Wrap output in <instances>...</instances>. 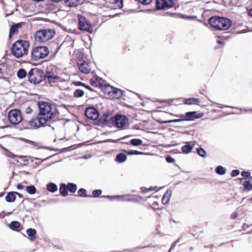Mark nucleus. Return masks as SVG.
I'll list each match as a JSON object with an SVG mask.
<instances>
[{"mask_svg":"<svg viewBox=\"0 0 252 252\" xmlns=\"http://www.w3.org/2000/svg\"><path fill=\"white\" fill-rule=\"evenodd\" d=\"M37 105L39 113L37 120L39 126H50L46 124L47 123L51 124L56 121L55 118L56 115L59 114V112L52 103L40 101L38 102Z\"/></svg>","mask_w":252,"mask_h":252,"instance_id":"f257e3e1","label":"nucleus"},{"mask_svg":"<svg viewBox=\"0 0 252 252\" xmlns=\"http://www.w3.org/2000/svg\"><path fill=\"white\" fill-rule=\"evenodd\" d=\"M210 25L218 31L228 29L231 25V21L227 18L219 16H212L208 20Z\"/></svg>","mask_w":252,"mask_h":252,"instance_id":"f03ea898","label":"nucleus"},{"mask_svg":"<svg viewBox=\"0 0 252 252\" xmlns=\"http://www.w3.org/2000/svg\"><path fill=\"white\" fill-rule=\"evenodd\" d=\"M30 46L29 42L19 39L12 44L11 48L12 54L17 58H20L27 54Z\"/></svg>","mask_w":252,"mask_h":252,"instance_id":"7ed1b4c3","label":"nucleus"},{"mask_svg":"<svg viewBox=\"0 0 252 252\" xmlns=\"http://www.w3.org/2000/svg\"><path fill=\"white\" fill-rule=\"evenodd\" d=\"M166 114L165 112L158 113L157 114V118L158 119L157 121L159 124H167L171 123L179 122L181 121H192L195 119L198 118L199 117L197 116L196 112L195 111L189 112L186 113L185 115H182L179 116L180 119H176L173 120H166L161 118H158V116Z\"/></svg>","mask_w":252,"mask_h":252,"instance_id":"20e7f679","label":"nucleus"},{"mask_svg":"<svg viewBox=\"0 0 252 252\" xmlns=\"http://www.w3.org/2000/svg\"><path fill=\"white\" fill-rule=\"evenodd\" d=\"M55 34L54 29H45L37 30L35 32L33 36L36 41L45 42L53 38Z\"/></svg>","mask_w":252,"mask_h":252,"instance_id":"39448f33","label":"nucleus"},{"mask_svg":"<svg viewBox=\"0 0 252 252\" xmlns=\"http://www.w3.org/2000/svg\"><path fill=\"white\" fill-rule=\"evenodd\" d=\"M29 81L33 85H37L45 80V73L43 70L33 68L28 73Z\"/></svg>","mask_w":252,"mask_h":252,"instance_id":"423d86ee","label":"nucleus"},{"mask_svg":"<svg viewBox=\"0 0 252 252\" xmlns=\"http://www.w3.org/2000/svg\"><path fill=\"white\" fill-rule=\"evenodd\" d=\"M49 52V49L46 46H36L32 49L31 52V57L32 60L37 61L47 57Z\"/></svg>","mask_w":252,"mask_h":252,"instance_id":"0eeeda50","label":"nucleus"},{"mask_svg":"<svg viewBox=\"0 0 252 252\" xmlns=\"http://www.w3.org/2000/svg\"><path fill=\"white\" fill-rule=\"evenodd\" d=\"M101 197H105L111 201L116 200L118 201H133L135 202H139L141 197H135L131 195H103Z\"/></svg>","mask_w":252,"mask_h":252,"instance_id":"6e6552de","label":"nucleus"},{"mask_svg":"<svg viewBox=\"0 0 252 252\" xmlns=\"http://www.w3.org/2000/svg\"><path fill=\"white\" fill-rule=\"evenodd\" d=\"M7 118L10 123L14 125L19 124L23 120L22 112L18 109L10 110L8 113Z\"/></svg>","mask_w":252,"mask_h":252,"instance_id":"1a4fd4ad","label":"nucleus"},{"mask_svg":"<svg viewBox=\"0 0 252 252\" xmlns=\"http://www.w3.org/2000/svg\"><path fill=\"white\" fill-rule=\"evenodd\" d=\"M78 29L80 31H84L90 33L93 32V28L89 21L85 16L79 14L78 15Z\"/></svg>","mask_w":252,"mask_h":252,"instance_id":"9d476101","label":"nucleus"},{"mask_svg":"<svg viewBox=\"0 0 252 252\" xmlns=\"http://www.w3.org/2000/svg\"><path fill=\"white\" fill-rule=\"evenodd\" d=\"M111 121L112 122L113 126L118 128H122L124 127L126 125L128 119L125 115L117 114L114 116Z\"/></svg>","mask_w":252,"mask_h":252,"instance_id":"9b49d317","label":"nucleus"},{"mask_svg":"<svg viewBox=\"0 0 252 252\" xmlns=\"http://www.w3.org/2000/svg\"><path fill=\"white\" fill-rule=\"evenodd\" d=\"M85 116L88 119L95 121L98 120L99 113L96 108L90 107L86 109Z\"/></svg>","mask_w":252,"mask_h":252,"instance_id":"f8f14e48","label":"nucleus"},{"mask_svg":"<svg viewBox=\"0 0 252 252\" xmlns=\"http://www.w3.org/2000/svg\"><path fill=\"white\" fill-rule=\"evenodd\" d=\"M114 117L112 114L110 112H106L104 113L102 116H100L97 120V123L98 125L101 126H109L112 125V122L111 120Z\"/></svg>","mask_w":252,"mask_h":252,"instance_id":"ddd939ff","label":"nucleus"},{"mask_svg":"<svg viewBox=\"0 0 252 252\" xmlns=\"http://www.w3.org/2000/svg\"><path fill=\"white\" fill-rule=\"evenodd\" d=\"M173 5V0H156V7L157 10L169 9Z\"/></svg>","mask_w":252,"mask_h":252,"instance_id":"4468645a","label":"nucleus"},{"mask_svg":"<svg viewBox=\"0 0 252 252\" xmlns=\"http://www.w3.org/2000/svg\"><path fill=\"white\" fill-rule=\"evenodd\" d=\"M27 142L29 143V144H32L33 146L36 147V149H48V150H49L50 151H55V152H58V151H61L62 152H64V151H67L68 150H69L71 147H73V146H70V147H68L63 148L62 149H57V148H50V147H47V146H38V144L37 143L35 142L32 141H31V140H27Z\"/></svg>","mask_w":252,"mask_h":252,"instance_id":"2eb2a0df","label":"nucleus"},{"mask_svg":"<svg viewBox=\"0 0 252 252\" xmlns=\"http://www.w3.org/2000/svg\"><path fill=\"white\" fill-rule=\"evenodd\" d=\"M79 70L82 73L88 74L90 71L89 64L85 61L81 60L77 63Z\"/></svg>","mask_w":252,"mask_h":252,"instance_id":"dca6fc26","label":"nucleus"},{"mask_svg":"<svg viewBox=\"0 0 252 252\" xmlns=\"http://www.w3.org/2000/svg\"><path fill=\"white\" fill-rule=\"evenodd\" d=\"M242 184L244 186V191H250L252 190V177H249L248 179L241 180Z\"/></svg>","mask_w":252,"mask_h":252,"instance_id":"f3484780","label":"nucleus"},{"mask_svg":"<svg viewBox=\"0 0 252 252\" xmlns=\"http://www.w3.org/2000/svg\"><path fill=\"white\" fill-rule=\"evenodd\" d=\"M102 81L103 79L102 78L96 76L95 77H94L90 80V84L92 86L94 87H99L101 88L102 86L101 82Z\"/></svg>","mask_w":252,"mask_h":252,"instance_id":"a211bd4d","label":"nucleus"},{"mask_svg":"<svg viewBox=\"0 0 252 252\" xmlns=\"http://www.w3.org/2000/svg\"><path fill=\"white\" fill-rule=\"evenodd\" d=\"M8 226L12 230L19 231L22 228L21 224L18 221L13 220L8 224Z\"/></svg>","mask_w":252,"mask_h":252,"instance_id":"6ab92c4d","label":"nucleus"},{"mask_svg":"<svg viewBox=\"0 0 252 252\" xmlns=\"http://www.w3.org/2000/svg\"><path fill=\"white\" fill-rule=\"evenodd\" d=\"M124 92L120 89L114 87L111 96L116 99H120L123 96Z\"/></svg>","mask_w":252,"mask_h":252,"instance_id":"aec40b11","label":"nucleus"},{"mask_svg":"<svg viewBox=\"0 0 252 252\" xmlns=\"http://www.w3.org/2000/svg\"><path fill=\"white\" fill-rule=\"evenodd\" d=\"M16 191L8 192L5 196V201L9 203L14 202L16 198Z\"/></svg>","mask_w":252,"mask_h":252,"instance_id":"412c9836","label":"nucleus"},{"mask_svg":"<svg viewBox=\"0 0 252 252\" xmlns=\"http://www.w3.org/2000/svg\"><path fill=\"white\" fill-rule=\"evenodd\" d=\"M45 79L47 78L50 83L55 82V80L59 78V76L54 75V73L51 71H47L46 73L45 74Z\"/></svg>","mask_w":252,"mask_h":252,"instance_id":"4be33fe9","label":"nucleus"},{"mask_svg":"<svg viewBox=\"0 0 252 252\" xmlns=\"http://www.w3.org/2000/svg\"><path fill=\"white\" fill-rule=\"evenodd\" d=\"M22 24V23H18L16 24H13L11 26L9 31V37L18 32V29L21 27Z\"/></svg>","mask_w":252,"mask_h":252,"instance_id":"5701e85b","label":"nucleus"},{"mask_svg":"<svg viewBox=\"0 0 252 252\" xmlns=\"http://www.w3.org/2000/svg\"><path fill=\"white\" fill-rule=\"evenodd\" d=\"M26 233L30 240L33 241L36 237V231L34 228H29L26 230Z\"/></svg>","mask_w":252,"mask_h":252,"instance_id":"b1692460","label":"nucleus"},{"mask_svg":"<svg viewBox=\"0 0 252 252\" xmlns=\"http://www.w3.org/2000/svg\"><path fill=\"white\" fill-rule=\"evenodd\" d=\"M59 191L60 194L63 197L66 196L68 193V189L67 184L61 183L60 184Z\"/></svg>","mask_w":252,"mask_h":252,"instance_id":"393cba45","label":"nucleus"},{"mask_svg":"<svg viewBox=\"0 0 252 252\" xmlns=\"http://www.w3.org/2000/svg\"><path fill=\"white\" fill-rule=\"evenodd\" d=\"M194 144L193 142H189L187 143V145L184 146L182 148L183 153L188 154L190 153L193 148Z\"/></svg>","mask_w":252,"mask_h":252,"instance_id":"a878e982","label":"nucleus"},{"mask_svg":"<svg viewBox=\"0 0 252 252\" xmlns=\"http://www.w3.org/2000/svg\"><path fill=\"white\" fill-rule=\"evenodd\" d=\"M114 87L107 84L101 87V90L104 94H107L111 96Z\"/></svg>","mask_w":252,"mask_h":252,"instance_id":"bb28decb","label":"nucleus"},{"mask_svg":"<svg viewBox=\"0 0 252 252\" xmlns=\"http://www.w3.org/2000/svg\"><path fill=\"white\" fill-rule=\"evenodd\" d=\"M156 196H143V200L144 199H148L150 198L151 199V202H152V207L154 209H158L159 208V203L157 201L155 200V198H156Z\"/></svg>","mask_w":252,"mask_h":252,"instance_id":"cd10ccee","label":"nucleus"},{"mask_svg":"<svg viewBox=\"0 0 252 252\" xmlns=\"http://www.w3.org/2000/svg\"><path fill=\"white\" fill-rule=\"evenodd\" d=\"M127 158V156L124 153H120L117 154L115 158V161L119 163H123L124 162Z\"/></svg>","mask_w":252,"mask_h":252,"instance_id":"c85d7f7f","label":"nucleus"},{"mask_svg":"<svg viewBox=\"0 0 252 252\" xmlns=\"http://www.w3.org/2000/svg\"><path fill=\"white\" fill-rule=\"evenodd\" d=\"M171 195V191L167 190L162 196L161 202L163 204H167L169 200Z\"/></svg>","mask_w":252,"mask_h":252,"instance_id":"c756f323","label":"nucleus"},{"mask_svg":"<svg viewBox=\"0 0 252 252\" xmlns=\"http://www.w3.org/2000/svg\"><path fill=\"white\" fill-rule=\"evenodd\" d=\"M65 5L69 7H76L80 4V0H64Z\"/></svg>","mask_w":252,"mask_h":252,"instance_id":"7c9ffc66","label":"nucleus"},{"mask_svg":"<svg viewBox=\"0 0 252 252\" xmlns=\"http://www.w3.org/2000/svg\"><path fill=\"white\" fill-rule=\"evenodd\" d=\"M73 83L76 86H82L92 92L96 93V92L94 89H93L92 88H91L89 85H88L84 83H83L81 81H74L73 82Z\"/></svg>","mask_w":252,"mask_h":252,"instance_id":"2f4dec72","label":"nucleus"},{"mask_svg":"<svg viewBox=\"0 0 252 252\" xmlns=\"http://www.w3.org/2000/svg\"><path fill=\"white\" fill-rule=\"evenodd\" d=\"M47 189L50 192L54 193L58 190L57 185L54 183L50 182L46 185Z\"/></svg>","mask_w":252,"mask_h":252,"instance_id":"473e14b6","label":"nucleus"},{"mask_svg":"<svg viewBox=\"0 0 252 252\" xmlns=\"http://www.w3.org/2000/svg\"><path fill=\"white\" fill-rule=\"evenodd\" d=\"M200 99L197 98L195 97H190L188 99H186L185 100L184 103L188 105H191V104H198L200 103Z\"/></svg>","mask_w":252,"mask_h":252,"instance_id":"72a5a7b5","label":"nucleus"},{"mask_svg":"<svg viewBox=\"0 0 252 252\" xmlns=\"http://www.w3.org/2000/svg\"><path fill=\"white\" fill-rule=\"evenodd\" d=\"M68 191L72 193H75L77 189V186L73 183H68L67 184Z\"/></svg>","mask_w":252,"mask_h":252,"instance_id":"f704fd0d","label":"nucleus"},{"mask_svg":"<svg viewBox=\"0 0 252 252\" xmlns=\"http://www.w3.org/2000/svg\"><path fill=\"white\" fill-rule=\"evenodd\" d=\"M28 76V73L26 70L24 68L19 69L17 73V76L19 79H23Z\"/></svg>","mask_w":252,"mask_h":252,"instance_id":"c9c22d12","label":"nucleus"},{"mask_svg":"<svg viewBox=\"0 0 252 252\" xmlns=\"http://www.w3.org/2000/svg\"><path fill=\"white\" fill-rule=\"evenodd\" d=\"M26 190L30 194H34L36 193L37 189L34 185H30L26 187Z\"/></svg>","mask_w":252,"mask_h":252,"instance_id":"e433bc0d","label":"nucleus"},{"mask_svg":"<svg viewBox=\"0 0 252 252\" xmlns=\"http://www.w3.org/2000/svg\"><path fill=\"white\" fill-rule=\"evenodd\" d=\"M84 94V92L83 90L80 89H76L73 93V96L75 98H80Z\"/></svg>","mask_w":252,"mask_h":252,"instance_id":"4c0bfd02","label":"nucleus"},{"mask_svg":"<svg viewBox=\"0 0 252 252\" xmlns=\"http://www.w3.org/2000/svg\"><path fill=\"white\" fill-rule=\"evenodd\" d=\"M123 152L127 154L128 155H142V152L133 150H123Z\"/></svg>","mask_w":252,"mask_h":252,"instance_id":"58836bf2","label":"nucleus"},{"mask_svg":"<svg viewBox=\"0 0 252 252\" xmlns=\"http://www.w3.org/2000/svg\"><path fill=\"white\" fill-rule=\"evenodd\" d=\"M130 143L134 146H137L142 144V139L138 138H134L130 141Z\"/></svg>","mask_w":252,"mask_h":252,"instance_id":"ea45409f","label":"nucleus"},{"mask_svg":"<svg viewBox=\"0 0 252 252\" xmlns=\"http://www.w3.org/2000/svg\"><path fill=\"white\" fill-rule=\"evenodd\" d=\"M215 171L216 173L219 175H223L225 173L226 170L222 166L219 165L216 167Z\"/></svg>","mask_w":252,"mask_h":252,"instance_id":"a19ab883","label":"nucleus"},{"mask_svg":"<svg viewBox=\"0 0 252 252\" xmlns=\"http://www.w3.org/2000/svg\"><path fill=\"white\" fill-rule=\"evenodd\" d=\"M29 126H31L35 128H37L39 127H41V126H39V124L38 125H37L36 121L34 119H31L29 122H28Z\"/></svg>","mask_w":252,"mask_h":252,"instance_id":"79ce46f5","label":"nucleus"},{"mask_svg":"<svg viewBox=\"0 0 252 252\" xmlns=\"http://www.w3.org/2000/svg\"><path fill=\"white\" fill-rule=\"evenodd\" d=\"M87 190L86 189L83 188L80 189L78 191V196L80 197H87L88 196L87 194ZM89 197H91V196L89 195Z\"/></svg>","mask_w":252,"mask_h":252,"instance_id":"37998d69","label":"nucleus"},{"mask_svg":"<svg viewBox=\"0 0 252 252\" xmlns=\"http://www.w3.org/2000/svg\"><path fill=\"white\" fill-rule=\"evenodd\" d=\"M197 152L198 154L202 157L204 158L206 156V151L201 147L197 149Z\"/></svg>","mask_w":252,"mask_h":252,"instance_id":"c03bdc74","label":"nucleus"},{"mask_svg":"<svg viewBox=\"0 0 252 252\" xmlns=\"http://www.w3.org/2000/svg\"><path fill=\"white\" fill-rule=\"evenodd\" d=\"M102 194V190L100 189H95L92 191V195L94 197H98Z\"/></svg>","mask_w":252,"mask_h":252,"instance_id":"a18cd8bd","label":"nucleus"},{"mask_svg":"<svg viewBox=\"0 0 252 252\" xmlns=\"http://www.w3.org/2000/svg\"><path fill=\"white\" fill-rule=\"evenodd\" d=\"M153 190H156V191L158 190V188L157 187H150V188L147 189V188L143 187L142 192H143V194H145V193H147L149 191H153Z\"/></svg>","mask_w":252,"mask_h":252,"instance_id":"49530a36","label":"nucleus"},{"mask_svg":"<svg viewBox=\"0 0 252 252\" xmlns=\"http://www.w3.org/2000/svg\"><path fill=\"white\" fill-rule=\"evenodd\" d=\"M21 122H22V124H21L22 127H21L20 128L21 129H29V128L28 122L27 121L22 120Z\"/></svg>","mask_w":252,"mask_h":252,"instance_id":"de8ad7c7","label":"nucleus"},{"mask_svg":"<svg viewBox=\"0 0 252 252\" xmlns=\"http://www.w3.org/2000/svg\"><path fill=\"white\" fill-rule=\"evenodd\" d=\"M123 1L124 0H114V3L117 4L119 8L123 7Z\"/></svg>","mask_w":252,"mask_h":252,"instance_id":"09e8293b","label":"nucleus"},{"mask_svg":"<svg viewBox=\"0 0 252 252\" xmlns=\"http://www.w3.org/2000/svg\"><path fill=\"white\" fill-rule=\"evenodd\" d=\"M251 175V173L249 171H243L241 172V175L244 177L245 178H246L245 179H248L247 178H249L250 176Z\"/></svg>","mask_w":252,"mask_h":252,"instance_id":"8fccbe9b","label":"nucleus"},{"mask_svg":"<svg viewBox=\"0 0 252 252\" xmlns=\"http://www.w3.org/2000/svg\"><path fill=\"white\" fill-rule=\"evenodd\" d=\"M54 155H52V156H50L44 159H42V158H34V160H39L40 161V162L41 163L42 162H43L44 161H45L48 159H49L50 158L52 157Z\"/></svg>","mask_w":252,"mask_h":252,"instance_id":"3c124183","label":"nucleus"},{"mask_svg":"<svg viewBox=\"0 0 252 252\" xmlns=\"http://www.w3.org/2000/svg\"><path fill=\"white\" fill-rule=\"evenodd\" d=\"M166 161L168 163H173L175 161V159L170 156H168L165 158Z\"/></svg>","mask_w":252,"mask_h":252,"instance_id":"603ef678","label":"nucleus"},{"mask_svg":"<svg viewBox=\"0 0 252 252\" xmlns=\"http://www.w3.org/2000/svg\"><path fill=\"white\" fill-rule=\"evenodd\" d=\"M240 173V171L238 170H233L232 171L231 175L232 177H235L238 176Z\"/></svg>","mask_w":252,"mask_h":252,"instance_id":"864d4df0","label":"nucleus"},{"mask_svg":"<svg viewBox=\"0 0 252 252\" xmlns=\"http://www.w3.org/2000/svg\"><path fill=\"white\" fill-rule=\"evenodd\" d=\"M20 158L23 159V163L22 164L23 165H27L28 164V160L25 159V157L20 156H19Z\"/></svg>","mask_w":252,"mask_h":252,"instance_id":"5fc2aeb1","label":"nucleus"},{"mask_svg":"<svg viewBox=\"0 0 252 252\" xmlns=\"http://www.w3.org/2000/svg\"><path fill=\"white\" fill-rule=\"evenodd\" d=\"M5 63L4 62L0 63V74L2 73V68L5 66Z\"/></svg>","mask_w":252,"mask_h":252,"instance_id":"6e6d98bb","label":"nucleus"},{"mask_svg":"<svg viewBox=\"0 0 252 252\" xmlns=\"http://www.w3.org/2000/svg\"><path fill=\"white\" fill-rule=\"evenodd\" d=\"M32 109L30 106H28L25 110V113L26 114H29L32 112Z\"/></svg>","mask_w":252,"mask_h":252,"instance_id":"4d7b16f0","label":"nucleus"},{"mask_svg":"<svg viewBox=\"0 0 252 252\" xmlns=\"http://www.w3.org/2000/svg\"><path fill=\"white\" fill-rule=\"evenodd\" d=\"M152 2V0H143V5H148Z\"/></svg>","mask_w":252,"mask_h":252,"instance_id":"13d9d810","label":"nucleus"},{"mask_svg":"<svg viewBox=\"0 0 252 252\" xmlns=\"http://www.w3.org/2000/svg\"><path fill=\"white\" fill-rule=\"evenodd\" d=\"M16 188L18 189H24V186L22 184H18L16 186Z\"/></svg>","mask_w":252,"mask_h":252,"instance_id":"bf43d9fd","label":"nucleus"},{"mask_svg":"<svg viewBox=\"0 0 252 252\" xmlns=\"http://www.w3.org/2000/svg\"><path fill=\"white\" fill-rule=\"evenodd\" d=\"M237 217V213L234 212L231 214V217L232 219H235Z\"/></svg>","mask_w":252,"mask_h":252,"instance_id":"052dcab7","label":"nucleus"},{"mask_svg":"<svg viewBox=\"0 0 252 252\" xmlns=\"http://www.w3.org/2000/svg\"><path fill=\"white\" fill-rule=\"evenodd\" d=\"M217 38H218L217 42L219 44H223V42L222 41V40L221 39V38L220 37H218Z\"/></svg>","mask_w":252,"mask_h":252,"instance_id":"680f3d73","label":"nucleus"},{"mask_svg":"<svg viewBox=\"0 0 252 252\" xmlns=\"http://www.w3.org/2000/svg\"><path fill=\"white\" fill-rule=\"evenodd\" d=\"M1 79H2L5 81H6V82H8V83H9L8 78L6 77H1Z\"/></svg>","mask_w":252,"mask_h":252,"instance_id":"e2e57ef3","label":"nucleus"},{"mask_svg":"<svg viewBox=\"0 0 252 252\" xmlns=\"http://www.w3.org/2000/svg\"><path fill=\"white\" fill-rule=\"evenodd\" d=\"M178 240H176V241H175V243L172 245L169 251V252H170V251L171 250V249L175 246L176 244L178 242Z\"/></svg>","mask_w":252,"mask_h":252,"instance_id":"0e129e2a","label":"nucleus"},{"mask_svg":"<svg viewBox=\"0 0 252 252\" xmlns=\"http://www.w3.org/2000/svg\"><path fill=\"white\" fill-rule=\"evenodd\" d=\"M16 195H17L20 198H23V195L18 192H16Z\"/></svg>","mask_w":252,"mask_h":252,"instance_id":"69168bd1","label":"nucleus"},{"mask_svg":"<svg viewBox=\"0 0 252 252\" xmlns=\"http://www.w3.org/2000/svg\"><path fill=\"white\" fill-rule=\"evenodd\" d=\"M249 15L252 17V8L250 9L249 11Z\"/></svg>","mask_w":252,"mask_h":252,"instance_id":"338daca9","label":"nucleus"},{"mask_svg":"<svg viewBox=\"0 0 252 252\" xmlns=\"http://www.w3.org/2000/svg\"><path fill=\"white\" fill-rule=\"evenodd\" d=\"M34 207H36V206H39L40 207V205L36 202H35L34 203Z\"/></svg>","mask_w":252,"mask_h":252,"instance_id":"774afa93","label":"nucleus"}]
</instances>
